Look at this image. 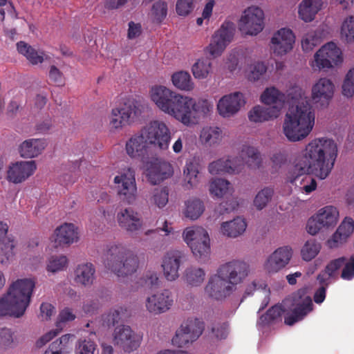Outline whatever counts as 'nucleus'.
Masks as SVG:
<instances>
[{
    "mask_svg": "<svg viewBox=\"0 0 354 354\" xmlns=\"http://www.w3.org/2000/svg\"><path fill=\"white\" fill-rule=\"evenodd\" d=\"M337 156V147L331 139L318 138L311 141L304 156L293 167L295 180L299 176L312 174L324 180L334 167Z\"/></svg>",
    "mask_w": 354,
    "mask_h": 354,
    "instance_id": "f257e3e1",
    "label": "nucleus"
},
{
    "mask_svg": "<svg viewBox=\"0 0 354 354\" xmlns=\"http://www.w3.org/2000/svg\"><path fill=\"white\" fill-rule=\"evenodd\" d=\"M287 95L288 100L297 104L291 106L286 114L283 133L291 142L299 141L306 138L312 131L315 124V113L301 88L297 86L291 87Z\"/></svg>",
    "mask_w": 354,
    "mask_h": 354,
    "instance_id": "f03ea898",
    "label": "nucleus"
},
{
    "mask_svg": "<svg viewBox=\"0 0 354 354\" xmlns=\"http://www.w3.org/2000/svg\"><path fill=\"white\" fill-rule=\"evenodd\" d=\"M35 281L31 279L13 282L6 295L0 299V316L20 317L30 304Z\"/></svg>",
    "mask_w": 354,
    "mask_h": 354,
    "instance_id": "7ed1b4c3",
    "label": "nucleus"
},
{
    "mask_svg": "<svg viewBox=\"0 0 354 354\" xmlns=\"http://www.w3.org/2000/svg\"><path fill=\"white\" fill-rule=\"evenodd\" d=\"M102 261L105 268L118 277L134 273L139 263L137 256L122 244L108 245L102 254Z\"/></svg>",
    "mask_w": 354,
    "mask_h": 354,
    "instance_id": "20e7f679",
    "label": "nucleus"
},
{
    "mask_svg": "<svg viewBox=\"0 0 354 354\" xmlns=\"http://www.w3.org/2000/svg\"><path fill=\"white\" fill-rule=\"evenodd\" d=\"M261 154L257 149L243 145L240 157L220 158L209 163L208 171L212 175L223 173L233 174L240 172L245 164L251 169H257L261 166Z\"/></svg>",
    "mask_w": 354,
    "mask_h": 354,
    "instance_id": "39448f33",
    "label": "nucleus"
},
{
    "mask_svg": "<svg viewBox=\"0 0 354 354\" xmlns=\"http://www.w3.org/2000/svg\"><path fill=\"white\" fill-rule=\"evenodd\" d=\"M171 116L187 127L196 124L201 117L212 111L213 104L207 100L198 99L180 95Z\"/></svg>",
    "mask_w": 354,
    "mask_h": 354,
    "instance_id": "423d86ee",
    "label": "nucleus"
},
{
    "mask_svg": "<svg viewBox=\"0 0 354 354\" xmlns=\"http://www.w3.org/2000/svg\"><path fill=\"white\" fill-rule=\"evenodd\" d=\"M183 239L198 261H205L210 254V239L207 232L199 226L187 227Z\"/></svg>",
    "mask_w": 354,
    "mask_h": 354,
    "instance_id": "0eeeda50",
    "label": "nucleus"
},
{
    "mask_svg": "<svg viewBox=\"0 0 354 354\" xmlns=\"http://www.w3.org/2000/svg\"><path fill=\"white\" fill-rule=\"evenodd\" d=\"M142 111L138 102L128 99L111 110L109 125L111 129L120 130L129 125L141 115Z\"/></svg>",
    "mask_w": 354,
    "mask_h": 354,
    "instance_id": "6e6552de",
    "label": "nucleus"
},
{
    "mask_svg": "<svg viewBox=\"0 0 354 354\" xmlns=\"http://www.w3.org/2000/svg\"><path fill=\"white\" fill-rule=\"evenodd\" d=\"M140 131L150 147L161 150L168 149L171 140V131L164 122L152 120Z\"/></svg>",
    "mask_w": 354,
    "mask_h": 354,
    "instance_id": "1a4fd4ad",
    "label": "nucleus"
},
{
    "mask_svg": "<svg viewBox=\"0 0 354 354\" xmlns=\"http://www.w3.org/2000/svg\"><path fill=\"white\" fill-rule=\"evenodd\" d=\"M204 322L199 319L189 318L180 325L172 338V344L178 347H184L196 341L203 333Z\"/></svg>",
    "mask_w": 354,
    "mask_h": 354,
    "instance_id": "9d476101",
    "label": "nucleus"
},
{
    "mask_svg": "<svg viewBox=\"0 0 354 354\" xmlns=\"http://www.w3.org/2000/svg\"><path fill=\"white\" fill-rule=\"evenodd\" d=\"M314 68H330L342 62V52L334 42H328L323 46L315 55Z\"/></svg>",
    "mask_w": 354,
    "mask_h": 354,
    "instance_id": "9b49d317",
    "label": "nucleus"
},
{
    "mask_svg": "<svg viewBox=\"0 0 354 354\" xmlns=\"http://www.w3.org/2000/svg\"><path fill=\"white\" fill-rule=\"evenodd\" d=\"M232 24H222L221 27L212 36L209 46L206 47V53L213 57H217L221 55L233 39L234 29L232 27Z\"/></svg>",
    "mask_w": 354,
    "mask_h": 354,
    "instance_id": "f8f14e48",
    "label": "nucleus"
},
{
    "mask_svg": "<svg viewBox=\"0 0 354 354\" xmlns=\"http://www.w3.org/2000/svg\"><path fill=\"white\" fill-rule=\"evenodd\" d=\"M117 184L118 194L120 198L127 204H132L136 200L137 187L134 171L129 169L126 173L114 178Z\"/></svg>",
    "mask_w": 354,
    "mask_h": 354,
    "instance_id": "ddd939ff",
    "label": "nucleus"
},
{
    "mask_svg": "<svg viewBox=\"0 0 354 354\" xmlns=\"http://www.w3.org/2000/svg\"><path fill=\"white\" fill-rule=\"evenodd\" d=\"M217 271L235 288L248 275L249 266L244 261L233 260L221 265Z\"/></svg>",
    "mask_w": 354,
    "mask_h": 354,
    "instance_id": "4468645a",
    "label": "nucleus"
},
{
    "mask_svg": "<svg viewBox=\"0 0 354 354\" xmlns=\"http://www.w3.org/2000/svg\"><path fill=\"white\" fill-rule=\"evenodd\" d=\"M174 302L172 292L165 289L149 296L146 299L145 307L150 314L158 315L170 310Z\"/></svg>",
    "mask_w": 354,
    "mask_h": 354,
    "instance_id": "2eb2a0df",
    "label": "nucleus"
},
{
    "mask_svg": "<svg viewBox=\"0 0 354 354\" xmlns=\"http://www.w3.org/2000/svg\"><path fill=\"white\" fill-rule=\"evenodd\" d=\"M145 167L148 180L152 185L159 184L173 174L171 165L161 158H152L146 162Z\"/></svg>",
    "mask_w": 354,
    "mask_h": 354,
    "instance_id": "dca6fc26",
    "label": "nucleus"
},
{
    "mask_svg": "<svg viewBox=\"0 0 354 354\" xmlns=\"http://www.w3.org/2000/svg\"><path fill=\"white\" fill-rule=\"evenodd\" d=\"M180 95L164 86H156L151 90V100L160 110L169 115Z\"/></svg>",
    "mask_w": 354,
    "mask_h": 354,
    "instance_id": "f3484780",
    "label": "nucleus"
},
{
    "mask_svg": "<svg viewBox=\"0 0 354 354\" xmlns=\"http://www.w3.org/2000/svg\"><path fill=\"white\" fill-rule=\"evenodd\" d=\"M235 288L217 271L212 276L205 288V293L216 300H223L229 297Z\"/></svg>",
    "mask_w": 354,
    "mask_h": 354,
    "instance_id": "a211bd4d",
    "label": "nucleus"
},
{
    "mask_svg": "<svg viewBox=\"0 0 354 354\" xmlns=\"http://www.w3.org/2000/svg\"><path fill=\"white\" fill-rule=\"evenodd\" d=\"M141 340L142 336L135 333L129 326L122 325L114 330V343L125 352L130 353L137 349L140 345Z\"/></svg>",
    "mask_w": 354,
    "mask_h": 354,
    "instance_id": "6ab92c4d",
    "label": "nucleus"
},
{
    "mask_svg": "<svg viewBox=\"0 0 354 354\" xmlns=\"http://www.w3.org/2000/svg\"><path fill=\"white\" fill-rule=\"evenodd\" d=\"M119 227L129 234H136L143 226V220L140 213L131 207L121 209L116 215Z\"/></svg>",
    "mask_w": 354,
    "mask_h": 354,
    "instance_id": "aec40b11",
    "label": "nucleus"
},
{
    "mask_svg": "<svg viewBox=\"0 0 354 354\" xmlns=\"http://www.w3.org/2000/svg\"><path fill=\"white\" fill-rule=\"evenodd\" d=\"M37 169L34 160L19 161L12 163L7 171V180L15 184H19L31 176Z\"/></svg>",
    "mask_w": 354,
    "mask_h": 354,
    "instance_id": "412c9836",
    "label": "nucleus"
},
{
    "mask_svg": "<svg viewBox=\"0 0 354 354\" xmlns=\"http://www.w3.org/2000/svg\"><path fill=\"white\" fill-rule=\"evenodd\" d=\"M184 259L183 252L178 250L169 251L165 254L161 266L167 281H174L179 277V268Z\"/></svg>",
    "mask_w": 354,
    "mask_h": 354,
    "instance_id": "4be33fe9",
    "label": "nucleus"
},
{
    "mask_svg": "<svg viewBox=\"0 0 354 354\" xmlns=\"http://www.w3.org/2000/svg\"><path fill=\"white\" fill-rule=\"evenodd\" d=\"M290 246H283L275 250L268 258L265 268L269 273L277 272L284 268L292 257Z\"/></svg>",
    "mask_w": 354,
    "mask_h": 354,
    "instance_id": "5701e85b",
    "label": "nucleus"
},
{
    "mask_svg": "<svg viewBox=\"0 0 354 354\" xmlns=\"http://www.w3.org/2000/svg\"><path fill=\"white\" fill-rule=\"evenodd\" d=\"M295 37L292 31L287 28H281L271 39V48L277 55H286L293 48Z\"/></svg>",
    "mask_w": 354,
    "mask_h": 354,
    "instance_id": "b1692460",
    "label": "nucleus"
},
{
    "mask_svg": "<svg viewBox=\"0 0 354 354\" xmlns=\"http://www.w3.org/2000/svg\"><path fill=\"white\" fill-rule=\"evenodd\" d=\"M149 147L150 146L143 136L141 131L133 135L126 142L125 145L127 155L131 158L140 160L142 162H145Z\"/></svg>",
    "mask_w": 354,
    "mask_h": 354,
    "instance_id": "393cba45",
    "label": "nucleus"
},
{
    "mask_svg": "<svg viewBox=\"0 0 354 354\" xmlns=\"http://www.w3.org/2000/svg\"><path fill=\"white\" fill-rule=\"evenodd\" d=\"M245 103L243 95L235 92L221 97L217 104V110L223 117L229 118L236 113Z\"/></svg>",
    "mask_w": 354,
    "mask_h": 354,
    "instance_id": "a878e982",
    "label": "nucleus"
},
{
    "mask_svg": "<svg viewBox=\"0 0 354 354\" xmlns=\"http://www.w3.org/2000/svg\"><path fill=\"white\" fill-rule=\"evenodd\" d=\"M334 94V84L327 78H320L312 88V99L315 104L326 106Z\"/></svg>",
    "mask_w": 354,
    "mask_h": 354,
    "instance_id": "bb28decb",
    "label": "nucleus"
},
{
    "mask_svg": "<svg viewBox=\"0 0 354 354\" xmlns=\"http://www.w3.org/2000/svg\"><path fill=\"white\" fill-rule=\"evenodd\" d=\"M291 313H288L284 316V323L288 326H292L296 322L302 320L313 310L312 299L309 296L301 298Z\"/></svg>",
    "mask_w": 354,
    "mask_h": 354,
    "instance_id": "cd10ccee",
    "label": "nucleus"
},
{
    "mask_svg": "<svg viewBox=\"0 0 354 354\" xmlns=\"http://www.w3.org/2000/svg\"><path fill=\"white\" fill-rule=\"evenodd\" d=\"M8 225L7 223L0 222V262L5 263L14 255V239L8 236Z\"/></svg>",
    "mask_w": 354,
    "mask_h": 354,
    "instance_id": "c85d7f7f",
    "label": "nucleus"
},
{
    "mask_svg": "<svg viewBox=\"0 0 354 354\" xmlns=\"http://www.w3.org/2000/svg\"><path fill=\"white\" fill-rule=\"evenodd\" d=\"M55 242L57 246L70 245L77 242L78 237L77 228L73 223H64L56 228L55 231Z\"/></svg>",
    "mask_w": 354,
    "mask_h": 354,
    "instance_id": "c756f323",
    "label": "nucleus"
},
{
    "mask_svg": "<svg viewBox=\"0 0 354 354\" xmlns=\"http://www.w3.org/2000/svg\"><path fill=\"white\" fill-rule=\"evenodd\" d=\"M75 315L73 313L72 310L69 308H65L62 310L59 314L58 319L57 322V327L55 330H52L43 336H41L37 342L36 346L41 348L44 346L47 342H50L53 338L56 337L61 331V324L67 322L73 321L75 319Z\"/></svg>",
    "mask_w": 354,
    "mask_h": 354,
    "instance_id": "7c9ffc66",
    "label": "nucleus"
},
{
    "mask_svg": "<svg viewBox=\"0 0 354 354\" xmlns=\"http://www.w3.org/2000/svg\"><path fill=\"white\" fill-rule=\"evenodd\" d=\"M354 221L351 218H346L333 234L331 239L328 240V245L330 248H337L344 243L347 238L353 232Z\"/></svg>",
    "mask_w": 354,
    "mask_h": 354,
    "instance_id": "2f4dec72",
    "label": "nucleus"
},
{
    "mask_svg": "<svg viewBox=\"0 0 354 354\" xmlns=\"http://www.w3.org/2000/svg\"><path fill=\"white\" fill-rule=\"evenodd\" d=\"M281 107L273 105L264 107L260 105L255 106L248 113L249 120L254 122H263L277 118L280 113Z\"/></svg>",
    "mask_w": 354,
    "mask_h": 354,
    "instance_id": "473e14b6",
    "label": "nucleus"
},
{
    "mask_svg": "<svg viewBox=\"0 0 354 354\" xmlns=\"http://www.w3.org/2000/svg\"><path fill=\"white\" fill-rule=\"evenodd\" d=\"M95 268L91 263H82L77 266L74 271V281L76 283L91 286L95 280Z\"/></svg>",
    "mask_w": 354,
    "mask_h": 354,
    "instance_id": "72a5a7b5",
    "label": "nucleus"
},
{
    "mask_svg": "<svg viewBox=\"0 0 354 354\" xmlns=\"http://www.w3.org/2000/svg\"><path fill=\"white\" fill-rule=\"evenodd\" d=\"M46 146L44 139H29L19 146V153L24 158H33L40 154Z\"/></svg>",
    "mask_w": 354,
    "mask_h": 354,
    "instance_id": "f704fd0d",
    "label": "nucleus"
},
{
    "mask_svg": "<svg viewBox=\"0 0 354 354\" xmlns=\"http://www.w3.org/2000/svg\"><path fill=\"white\" fill-rule=\"evenodd\" d=\"M322 0H303L299 4V15L304 22H311L322 6Z\"/></svg>",
    "mask_w": 354,
    "mask_h": 354,
    "instance_id": "c9c22d12",
    "label": "nucleus"
},
{
    "mask_svg": "<svg viewBox=\"0 0 354 354\" xmlns=\"http://www.w3.org/2000/svg\"><path fill=\"white\" fill-rule=\"evenodd\" d=\"M346 260V257H342L333 259L328 263V265L326 266L325 270L319 273L317 277L322 286H325L326 288H327L328 285L329 284L330 279L334 277L335 272L343 266V264L345 263Z\"/></svg>",
    "mask_w": 354,
    "mask_h": 354,
    "instance_id": "e433bc0d",
    "label": "nucleus"
},
{
    "mask_svg": "<svg viewBox=\"0 0 354 354\" xmlns=\"http://www.w3.org/2000/svg\"><path fill=\"white\" fill-rule=\"evenodd\" d=\"M247 224L243 218L237 217L232 221L224 222L221 225L222 233L231 238H236L242 234L246 229Z\"/></svg>",
    "mask_w": 354,
    "mask_h": 354,
    "instance_id": "4c0bfd02",
    "label": "nucleus"
},
{
    "mask_svg": "<svg viewBox=\"0 0 354 354\" xmlns=\"http://www.w3.org/2000/svg\"><path fill=\"white\" fill-rule=\"evenodd\" d=\"M317 218L325 228L333 227L337 223L339 212L332 205H327L321 208L316 214Z\"/></svg>",
    "mask_w": 354,
    "mask_h": 354,
    "instance_id": "58836bf2",
    "label": "nucleus"
},
{
    "mask_svg": "<svg viewBox=\"0 0 354 354\" xmlns=\"http://www.w3.org/2000/svg\"><path fill=\"white\" fill-rule=\"evenodd\" d=\"M233 188L230 183L223 178H216L213 180L209 185V192L213 196L222 198L227 194L232 195Z\"/></svg>",
    "mask_w": 354,
    "mask_h": 354,
    "instance_id": "ea45409f",
    "label": "nucleus"
},
{
    "mask_svg": "<svg viewBox=\"0 0 354 354\" xmlns=\"http://www.w3.org/2000/svg\"><path fill=\"white\" fill-rule=\"evenodd\" d=\"M18 52L24 55L32 64H37L44 61V53H38L31 46L24 41H19L17 44Z\"/></svg>",
    "mask_w": 354,
    "mask_h": 354,
    "instance_id": "a19ab883",
    "label": "nucleus"
},
{
    "mask_svg": "<svg viewBox=\"0 0 354 354\" xmlns=\"http://www.w3.org/2000/svg\"><path fill=\"white\" fill-rule=\"evenodd\" d=\"M205 277V272L202 268L191 266L185 270L183 279L187 285L196 287L203 283Z\"/></svg>",
    "mask_w": 354,
    "mask_h": 354,
    "instance_id": "79ce46f5",
    "label": "nucleus"
},
{
    "mask_svg": "<svg viewBox=\"0 0 354 354\" xmlns=\"http://www.w3.org/2000/svg\"><path fill=\"white\" fill-rule=\"evenodd\" d=\"M200 138L203 142L209 146H212L221 142L222 131L217 127H205L203 128Z\"/></svg>",
    "mask_w": 354,
    "mask_h": 354,
    "instance_id": "37998d69",
    "label": "nucleus"
},
{
    "mask_svg": "<svg viewBox=\"0 0 354 354\" xmlns=\"http://www.w3.org/2000/svg\"><path fill=\"white\" fill-rule=\"evenodd\" d=\"M198 164L192 161L187 162L183 170L186 186L189 188L196 187L198 182Z\"/></svg>",
    "mask_w": 354,
    "mask_h": 354,
    "instance_id": "c03bdc74",
    "label": "nucleus"
},
{
    "mask_svg": "<svg viewBox=\"0 0 354 354\" xmlns=\"http://www.w3.org/2000/svg\"><path fill=\"white\" fill-rule=\"evenodd\" d=\"M284 313L285 310L281 306L275 305L269 308L264 315L260 317L259 324L262 326H266L281 321Z\"/></svg>",
    "mask_w": 354,
    "mask_h": 354,
    "instance_id": "a18cd8bd",
    "label": "nucleus"
},
{
    "mask_svg": "<svg viewBox=\"0 0 354 354\" xmlns=\"http://www.w3.org/2000/svg\"><path fill=\"white\" fill-rule=\"evenodd\" d=\"M286 98V95L275 87L267 88L261 95V102L268 105L279 104L281 106Z\"/></svg>",
    "mask_w": 354,
    "mask_h": 354,
    "instance_id": "49530a36",
    "label": "nucleus"
},
{
    "mask_svg": "<svg viewBox=\"0 0 354 354\" xmlns=\"http://www.w3.org/2000/svg\"><path fill=\"white\" fill-rule=\"evenodd\" d=\"M173 84L183 91H191L194 88V83L189 73L179 71L171 76Z\"/></svg>",
    "mask_w": 354,
    "mask_h": 354,
    "instance_id": "de8ad7c7",
    "label": "nucleus"
},
{
    "mask_svg": "<svg viewBox=\"0 0 354 354\" xmlns=\"http://www.w3.org/2000/svg\"><path fill=\"white\" fill-rule=\"evenodd\" d=\"M321 244L314 239L306 241L301 250L303 260L309 261L313 259L319 252Z\"/></svg>",
    "mask_w": 354,
    "mask_h": 354,
    "instance_id": "09e8293b",
    "label": "nucleus"
},
{
    "mask_svg": "<svg viewBox=\"0 0 354 354\" xmlns=\"http://www.w3.org/2000/svg\"><path fill=\"white\" fill-rule=\"evenodd\" d=\"M127 313V309L122 306H117L111 309L108 313L103 315L102 324L104 326L111 327L118 324Z\"/></svg>",
    "mask_w": 354,
    "mask_h": 354,
    "instance_id": "8fccbe9b",
    "label": "nucleus"
},
{
    "mask_svg": "<svg viewBox=\"0 0 354 354\" xmlns=\"http://www.w3.org/2000/svg\"><path fill=\"white\" fill-rule=\"evenodd\" d=\"M212 63L208 58H202L192 66V71L195 78L205 79L211 71Z\"/></svg>",
    "mask_w": 354,
    "mask_h": 354,
    "instance_id": "3c124183",
    "label": "nucleus"
},
{
    "mask_svg": "<svg viewBox=\"0 0 354 354\" xmlns=\"http://www.w3.org/2000/svg\"><path fill=\"white\" fill-rule=\"evenodd\" d=\"M205 210L203 203L198 199L193 198L186 203L185 216L192 220H196Z\"/></svg>",
    "mask_w": 354,
    "mask_h": 354,
    "instance_id": "603ef678",
    "label": "nucleus"
},
{
    "mask_svg": "<svg viewBox=\"0 0 354 354\" xmlns=\"http://www.w3.org/2000/svg\"><path fill=\"white\" fill-rule=\"evenodd\" d=\"M263 10L258 6H252L243 11L239 22H263Z\"/></svg>",
    "mask_w": 354,
    "mask_h": 354,
    "instance_id": "864d4df0",
    "label": "nucleus"
},
{
    "mask_svg": "<svg viewBox=\"0 0 354 354\" xmlns=\"http://www.w3.org/2000/svg\"><path fill=\"white\" fill-rule=\"evenodd\" d=\"M324 36L322 32L311 31L308 32L301 40V47L304 51L309 52L319 44Z\"/></svg>",
    "mask_w": 354,
    "mask_h": 354,
    "instance_id": "5fc2aeb1",
    "label": "nucleus"
},
{
    "mask_svg": "<svg viewBox=\"0 0 354 354\" xmlns=\"http://www.w3.org/2000/svg\"><path fill=\"white\" fill-rule=\"evenodd\" d=\"M149 201L159 208L164 207L169 201V189L167 187L154 189Z\"/></svg>",
    "mask_w": 354,
    "mask_h": 354,
    "instance_id": "6e6d98bb",
    "label": "nucleus"
},
{
    "mask_svg": "<svg viewBox=\"0 0 354 354\" xmlns=\"http://www.w3.org/2000/svg\"><path fill=\"white\" fill-rule=\"evenodd\" d=\"M273 194L274 189L272 188L264 187L257 194L254 199V205L259 210L263 209L271 201Z\"/></svg>",
    "mask_w": 354,
    "mask_h": 354,
    "instance_id": "4d7b16f0",
    "label": "nucleus"
},
{
    "mask_svg": "<svg viewBox=\"0 0 354 354\" xmlns=\"http://www.w3.org/2000/svg\"><path fill=\"white\" fill-rule=\"evenodd\" d=\"M71 337V335L70 334L62 335L60 338L52 342L44 354H62Z\"/></svg>",
    "mask_w": 354,
    "mask_h": 354,
    "instance_id": "13d9d810",
    "label": "nucleus"
},
{
    "mask_svg": "<svg viewBox=\"0 0 354 354\" xmlns=\"http://www.w3.org/2000/svg\"><path fill=\"white\" fill-rule=\"evenodd\" d=\"M67 265L68 259L66 256H53L48 260L46 270L48 272L55 273L63 270Z\"/></svg>",
    "mask_w": 354,
    "mask_h": 354,
    "instance_id": "bf43d9fd",
    "label": "nucleus"
},
{
    "mask_svg": "<svg viewBox=\"0 0 354 354\" xmlns=\"http://www.w3.org/2000/svg\"><path fill=\"white\" fill-rule=\"evenodd\" d=\"M151 14L157 22H162L167 14V4L162 1L155 2L151 8Z\"/></svg>",
    "mask_w": 354,
    "mask_h": 354,
    "instance_id": "052dcab7",
    "label": "nucleus"
},
{
    "mask_svg": "<svg viewBox=\"0 0 354 354\" xmlns=\"http://www.w3.org/2000/svg\"><path fill=\"white\" fill-rule=\"evenodd\" d=\"M97 345L90 339H80L76 345V354H94Z\"/></svg>",
    "mask_w": 354,
    "mask_h": 354,
    "instance_id": "680f3d73",
    "label": "nucleus"
},
{
    "mask_svg": "<svg viewBox=\"0 0 354 354\" xmlns=\"http://www.w3.org/2000/svg\"><path fill=\"white\" fill-rule=\"evenodd\" d=\"M342 94L346 97H352L354 94V68L348 71L342 84Z\"/></svg>",
    "mask_w": 354,
    "mask_h": 354,
    "instance_id": "e2e57ef3",
    "label": "nucleus"
},
{
    "mask_svg": "<svg viewBox=\"0 0 354 354\" xmlns=\"http://www.w3.org/2000/svg\"><path fill=\"white\" fill-rule=\"evenodd\" d=\"M267 66L263 62H257L251 67V71L248 75V80L250 81H257L260 80L266 73Z\"/></svg>",
    "mask_w": 354,
    "mask_h": 354,
    "instance_id": "0e129e2a",
    "label": "nucleus"
},
{
    "mask_svg": "<svg viewBox=\"0 0 354 354\" xmlns=\"http://www.w3.org/2000/svg\"><path fill=\"white\" fill-rule=\"evenodd\" d=\"M140 285L148 288L156 287L158 284V277L157 273L154 271H147L145 275L140 278Z\"/></svg>",
    "mask_w": 354,
    "mask_h": 354,
    "instance_id": "69168bd1",
    "label": "nucleus"
},
{
    "mask_svg": "<svg viewBox=\"0 0 354 354\" xmlns=\"http://www.w3.org/2000/svg\"><path fill=\"white\" fill-rule=\"evenodd\" d=\"M264 24H239V29L243 35H257L264 28Z\"/></svg>",
    "mask_w": 354,
    "mask_h": 354,
    "instance_id": "338daca9",
    "label": "nucleus"
},
{
    "mask_svg": "<svg viewBox=\"0 0 354 354\" xmlns=\"http://www.w3.org/2000/svg\"><path fill=\"white\" fill-rule=\"evenodd\" d=\"M194 9V0H178L176 10L180 16H187Z\"/></svg>",
    "mask_w": 354,
    "mask_h": 354,
    "instance_id": "774afa93",
    "label": "nucleus"
}]
</instances>
